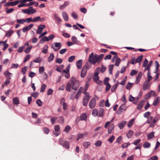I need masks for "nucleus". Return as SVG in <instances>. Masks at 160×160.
<instances>
[{"mask_svg": "<svg viewBox=\"0 0 160 160\" xmlns=\"http://www.w3.org/2000/svg\"><path fill=\"white\" fill-rule=\"evenodd\" d=\"M79 81L74 78H72L66 86V90L69 92L71 91V88L72 89L77 90L79 86Z\"/></svg>", "mask_w": 160, "mask_h": 160, "instance_id": "f257e3e1", "label": "nucleus"}, {"mask_svg": "<svg viewBox=\"0 0 160 160\" xmlns=\"http://www.w3.org/2000/svg\"><path fill=\"white\" fill-rule=\"evenodd\" d=\"M88 61L91 64L95 65L96 62L98 63V58L96 55L94 56L93 53L92 52L89 56Z\"/></svg>", "mask_w": 160, "mask_h": 160, "instance_id": "f03ea898", "label": "nucleus"}, {"mask_svg": "<svg viewBox=\"0 0 160 160\" xmlns=\"http://www.w3.org/2000/svg\"><path fill=\"white\" fill-rule=\"evenodd\" d=\"M22 12L25 14H28L29 15L35 13L36 12V10L35 9H33L32 7H30L27 9H23Z\"/></svg>", "mask_w": 160, "mask_h": 160, "instance_id": "7ed1b4c3", "label": "nucleus"}, {"mask_svg": "<svg viewBox=\"0 0 160 160\" xmlns=\"http://www.w3.org/2000/svg\"><path fill=\"white\" fill-rule=\"evenodd\" d=\"M83 93L85 94V95L83 97L82 104L83 106H86L89 99V93L85 92H83Z\"/></svg>", "mask_w": 160, "mask_h": 160, "instance_id": "20e7f679", "label": "nucleus"}, {"mask_svg": "<svg viewBox=\"0 0 160 160\" xmlns=\"http://www.w3.org/2000/svg\"><path fill=\"white\" fill-rule=\"evenodd\" d=\"M59 142L60 144L64 148L66 149H69V142L67 141L63 142L62 138H60Z\"/></svg>", "mask_w": 160, "mask_h": 160, "instance_id": "39448f33", "label": "nucleus"}, {"mask_svg": "<svg viewBox=\"0 0 160 160\" xmlns=\"http://www.w3.org/2000/svg\"><path fill=\"white\" fill-rule=\"evenodd\" d=\"M70 68V65H68L65 69L63 70L62 72V74H64L65 77L67 78H69L70 76L69 74Z\"/></svg>", "mask_w": 160, "mask_h": 160, "instance_id": "423d86ee", "label": "nucleus"}, {"mask_svg": "<svg viewBox=\"0 0 160 160\" xmlns=\"http://www.w3.org/2000/svg\"><path fill=\"white\" fill-rule=\"evenodd\" d=\"M60 129L59 125H54V130L52 132L53 134L56 136H58L60 134Z\"/></svg>", "mask_w": 160, "mask_h": 160, "instance_id": "0eeeda50", "label": "nucleus"}, {"mask_svg": "<svg viewBox=\"0 0 160 160\" xmlns=\"http://www.w3.org/2000/svg\"><path fill=\"white\" fill-rule=\"evenodd\" d=\"M88 67L87 65H85L82 68L81 72V77L83 78L85 76L87 71Z\"/></svg>", "mask_w": 160, "mask_h": 160, "instance_id": "6e6552de", "label": "nucleus"}, {"mask_svg": "<svg viewBox=\"0 0 160 160\" xmlns=\"http://www.w3.org/2000/svg\"><path fill=\"white\" fill-rule=\"evenodd\" d=\"M155 63L156 64V71L154 73H156L157 74L156 75V77L154 79V80L155 81L157 80L158 79L159 77V73H157V72L159 68V65L157 61H156Z\"/></svg>", "mask_w": 160, "mask_h": 160, "instance_id": "1a4fd4ad", "label": "nucleus"}, {"mask_svg": "<svg viewBox=\"0 0 160 160\" xmlns=\"http://www.w3.org/2000/svg\"><path fill=\"white\" fill-rule=\"evenodd\" d=\"M127 108L126 106L125 103H123L122 104L119 108V109L118 111L117 112V113L118 114H120L122 112V110H123L125 111L126 110Z\"/></svg>", "mask_w": 160, "mask_h": 160, "instance_id": "9d476101", "label": "nucleus"}, {"mask_svg": "<svg viewBox=\"0 0 160 160\" xmlns=\"http://www.w3.org/2000/svg\"><path fill=\"white\" fill-rule=\"evenodd\" d=\"M53 17L54 20L57 22L58 25L61 22L62 20L58 16V14L55 13L53 14Z\"/></svg>", "mask_w": 160, "mask_h": 160, "instance_id": "9b49d317", "label": "nucleus"}, {"mask_svg": "<svg viewBox=\"0 0 160 160\" xmlns=\"http://www.w3.org/2000/svg\"><path fill=\"white\" fill-rule=\"evenodd\" d=\"M98 72H95L94 75L93 80L98 84H100L101 82L99 81V77H98Z\"/></svg>", "mask_w": 160, "mask_h": 160, "instance_id": "f8f14e48", "label": "nucleus"}, {"mask_svg": "<svg viewBox=\"0 0 160 160\" xmlns=\"http://www.w3.org/2000/svg\"><path fill=\"white\" fill-rule=\"evenodd\" d=\"M96 99L94 98H93L90 101L89 103V106L90 108H93L96 105Z\"/></svg>", "mask_w": 160, "mask_h": 160, "instance_id": "ddd939ff", "label": "nucleus"}, {"mask_svg": "<svg viewBox=\"0 0 160 160\" xmlns=\"http://www.w3.org/2000/svg\"><path fill=\"white\" fill-rule=\"evenodd\" d=\"M45 26L44 25H40L38 27V29L37 31V33L38 34H41L43 30L45 28Z\"/></svg>", "mask_w": 160, "mask_h": 160, "instance_id": "4468645a", "label": "nucleus"}, {"mask_svg": "<svg viewBox=\"0 0 160 160\" xmlns=\"http://www.w3.org/2000/svg\"><path fill=\"white\" fill-rule=\"evenodd\" d=\"M142 72H139L136 78V80L135 82V83L136 84H138L139 82L142 77Z\"/></svg>", "mask_w": 160, "mask_h": 160, "instance_id": "2eb2a0df", "label": "nucleus"}, {"mask_svg": "<svg viewBox=\"0 0 160 160\" xmlns=\"http://www.w3.org/2000/svg\"><path fill=\"white\" fill-rule=\"evenodd\" d=\"M33 26V24H31L26 27H24L22 28V31L24 32H25L27 31L30 30Z\"/></svg>", "mask_w": 160, "mask_h": 160, "instance_id": "dca6fc26", "label": "nucleus"}, {"mask_svg": "<svg viewBox=\"0 0 160 160\" xmlns=\"http://www.w3.org/2000/svg\"><path fill=\"white\" fill-rule=\"evenodd\" d=\"M19 3L18 1H16L12 2H8L6 4L7 6H14L17 5Z\"/></svg>", "mask_w": 160, "mask_h": 160, "instance_id": "f3484780", "label": "nucleus"}, {"mask_svg": "<svg viewBox=\"0 0 160 160\" xmlns=\"http://www.w3.org/2000/svg\"><path fill=\"white\" fill-rule=\"evenodd\" d=\"M114 128L113 124H111L109 126L108 129V132L109 134H111Z\"/></svg>", "mask_w": 160, "mask_h": 160, "instance_id": "a211bd4d", "label": "nucleus"}, {"mask_svg": "<svg viewBox=\"0 0 160 160\" xmlns=\"http://www.w3.org/2000/svg\"><path fill=\"white\" fill-rule=\"evenodd\" d=\"M69 4V2L68 1H66L64 2L63 5H61L59 7V9L61 10L65 8L68 6Z\"/></svg>", "mask_w": 160, "mask_h": 160, "instance_id": "6ab92c4d", "label": "nucleus"}, {"mask_svg": "<svg viewBox=\"0 0 160 160\" xmlns=\"http://www.w3.org/2000/svg\"><path fill=\"white\" fill-rule=\"evenodd\" d=\"M115 58L116 59L115 64V65H116L117 66H118L119 65L120 63L121 62V59L119 58H117V56H115L113 57V58L112 59V61L113 62L114 60V59Z\"/></svg>", "mask_w": 160, "mask_h": 160, "instance_id": "aec40b11", "label": "nucleus"}, {"mask_svg": "<svg viewBox=\"0 0 160 160\" xmlns=\"http://www.w3.org/2000/svg\"><path fill=\"white\" fill-rule=\"evenodd\" d=\"M106 68L104 67V66L102 65H101V68L100 67L98 68L96 70L97 72H98L100 69H101V71L102 73H103L106 70Z\"/></svg>", "mask_w": 160, "mask_h": 160, "instance_id": "412c9836", "label": "nucleus"}, {"mask_svg": "<svg viewBox=\"0 0 160 160\" xmlns=\"http://www.w3.org/2000/svg\"><path fill=\"white\" fill-rule=\"evenodd\" d=\"M62 17L65 21H67L68 19V17L67 14L65 12H62Z\"/></svg>", "mask_w": 160, "mask_h": 160, "instance_id": "4be33fe9", "label": "nucleus"}, {"mask_svg": "<svg viewBox=\"0 0 160 160\" xmlns=\"http://www.w3.org/2000/svg\"><path fill=\"white\" fill-rule=\"evenodd\" d=\"M82 60H80L76 62L77 67L78 69H81L82 67Z\"/></svg>", "mask_w": 160, "mask_h": 160, "instance_id": "5701e85b", "label": "nucleus"}, {"mask_svg": "<svg viewBox=\"0 0 160 160\" xmlns=\"http://www.w3.org/2000/svg\"><path fill=\"white\" fill-rule=\"evenodd\" d=\"M158 119L157 118H154L152 120V121L150 124L149 127L150 128L153 127L155 126V124L157 122Z\"/></svg>", "mask_w": 160, "mask_h": 160, "instance_id": "b1692460", "label": "nucleus"}, {"mask_svg": "<svg viewBox=\"0 0 160 160\" xmlns=\"http://www.w3.org/2000/svg\"><path fill=\"white\" fill-rule=\"evenodd\" d=\"M127 122L126 121H122L118 125V127L120 129H122L125 125Z\"/></svg>", "mask_w": 160, "mask_h": 160, "instance_id": "393cba45", "label": "nucleus"}, {"mask_svg": "<svg viewBox=\"0 0 160 160\" xmlns=\"http://www.w3.org/2000/svg\"><path fill=\"white\" fill-rule=\"evenodd\" d=\"M149 86L148 82L147 81H145L143 83V89L144 90H147Z\"/></svg>", "mask_w": 160, "mask_h": 160, "instance_id": "a878e982", "label": "nucleus"}, {"mask_svg": "<svg viewBox=\"0 0 160 160\" xmlns=\"http://www.w3.org/2000/svg\"><path fill=\"white\" fill-rule=\"evenodd\" d=\"M152 64V61H150L149 64L148 65L147 67L146 68L144 69V71H146V70H148V72H150V67Z\"/></svg>", "mask_w": 160, "mask_h": 160, "instance_id": "bb28decb", "label": "nucleus"}, {"mask_svg": "<svg viewBox=\"0 0 160 160\" xmlns=\"http://www.w3.org/2000/svg\"><path fill=\"white\" fill-rule=\"evenodd\" d=\"M4 74L6 77L8 78L9 79H11V76L12 74V73L9 72L8 71H7L5 72H4Z\"/></svg>", "mask_w": 160, "mask_h": 160, "instance_id": "cd10ccee", "label": "nucleus"}, {"mask_svg": "<svg viewBox=\"0 0 160 160\" xmlns=\"http://www.w3.org/2000/svg\"><path fill=\"white\" fill-rule=\"evenodd\" d=\"M160 99V98L159 97H158L154 100L153 103V105L154 106H156L158 104Z\"/></svg>", "mask_w": 160, "mask_h": 160, "instance_id": "c85d7f7f", "label": "nucleus"}, {"mask_svg": "<svg viewBox=\"0 0 160 160\" xmlns=\"http://www.w3.org/2000/svg\"><path fill=\"white\" fill-rule=\"evenodd\" d=\"M54 56L53 54V53H51L50 54V55L48 58V61L49 62H51L54 59Z\"/></svg>", "mask_w": 160, "mask_h": 160, "instance_id": "c756f323", "label": "nucleus"}, {"mask_svg": "<svg viewBox=\"0 0 160 160\" xmlns=\"http://www.w3.org/2000/svg\"><path fill=\"white\" fill-rule=\"evenodd\" d=\"M87 118V115L85 113H82L80 115V120H86Z\"/></svg>", "mask_w": 160, "mask_h": 160, "instance_id": "7c9ffc66", "label": "nucleus"}, {"mask_svg": "<svg viewBox=\"0 0 160 160\" xmlns=\"http://www.w3.org/2000/svg\"><path fill=\"white\" fill-rule=\"evenodd\" d=\"M98 113V116L100 117H102L103 116L104 110L102 108H101L99 110Z\"/></svg>", "mask_w": 160, "mask_h": 160, "instance_id": "2f4dec72", "label": "nucleus"}, {"mask_svg": "<svg viewBox=\"0 0 160 160\" xmlns=\"http://www.w3.org/2000/svg\"><path fill=\"white\" fill-rule=\"evenodd\" d=\"M7 42V41H1L0 42V44L1 43H4V47L3 48V50L4 51L5 50L6 48L8 47V44L6 43V42Z\"/></svg>", "mask_w": 160, "mask_h": 160, "instance_id": "473e14b6", "label": "nucleus"}, {"mask_svg": "<svg viewBox=\"0 0 160 160\" xmlns=\"http://www.w3.org/2000/svg\"><path fill=\"white\" fill-rule=\"evenodd\" d=\"M55 37L53 34H51L49 35L48 37L45 36V38H46V41H48L49 40L52 39Z\"/></svg>", "mask_w": 160, "mask_h": 160, "instance_id": "72a5a7b5", "label": "nucleus"}, {"mask_svg": "<svg viewBox=\"0 0 160 160\" xmlns=\"http://www.w3.org/2000/svg\"><path fill=\"white\" fill-rule=\"evenodd\" d=\"M114 118H112L110 121L107 122H106L105 123V125H104V127L105 128H107L108 126L114 120Z\"/></svg>", "mask_w": 160, "mask_h": 160, "instance_id": "f704fd0d", "label": "nucleus"}, {"mask_svg": "<svg viewBox=\"0 0 160 160\" xmlns=\"http://www.w3.org/2000/svg\"><path fill=\"white\" fill-rule=\"evenodd\" d=\"M13 102L14 104L18 105L19 104V101L18 98L16 97L13 99Z\"/></svg>", "mask_w": 160, "mask_h": 160, "instance_id": "c9c22d12", "label": "nucleus"}, {"mask_svg": "<svg viewBox=\"0 0 160 160\" xmlns=\"http://www.w3.org/2000/svg\"><path fill=\"white\" fill-rule=\"evenodd\" d=\"M143 102L142 101L138 104L137 109L138 110H140L141 108H142L143 106Z\"/></svg>", "mask_w": 160, "mask_h": 160, "instance_id": "e433bc0d", "label": "nucleus"}, {"mask_svg": "<svg viewBox=\"0 0 160 160\" xmlns=\"http://www.w3.org/2000/svg\"><path fill=\"white\" fill-rule=\"evenodd\" d=\"M150 146V143L148 142H145L143 144V147L145 148H149Z\"/></svg>", "mask_w": 160, "mask_h": 160, "instance_id": "4c0bfd02", "label": "nucleus"}, {"mask_svg": "<svg viewBox=\"0 0 160 160\" xmlns=\"http://www.w3.org/2000/svg\"><path fill=\"white\" fill-rule=\"evenodd\" d=\"M135 119L134 118L132 119L130 121L127 125L128 127L129 128L131 127Z\"/></svg>", "mask_w": 160, "mask_h": 160, "instance_id": "58836bf2", "label": "nucleus"}, {"mask_svg": "<svg viewBox=\"0 0 160 160\" xmlns=\"http://www.w3.org/2000/svg\"><path fill=\"white\" fill-rule=\"evenodd\" d=\"M87 135L86 132L83 133H81L78 134V138L77 139V140L78 141L80 139L82 138L84 136Z\"/></svg>", "mask_w": 160, "mask_h": 160, "instance_id": "ea45409f", "label": "nucleus"}, {"mask_svg": "<svg viewBox=\"0 0 160 160\" xmlns=\"http://www.w3.org/2000/svg\"><path fill=\"white\" fill-rule=\"evenodd\" d=\"M133 132L132 130H130L127 134L126 135L128 138H130L133 135Z\"/></svg>", "mask_w": 160, "mask_h": 160, "instance_id": "a19ab883", "label": "nucleus"}, {"mask_svg": "<svg viewBox=\"0 0 160 160\" xmlns=\"http://www.w3.org/2000/svg\"><path fill=\"white\" fill-rule=\"evenodd\" d=\"M48 48V47L47 45H45L43 49V50L42 51V52L44 54H46L47 53Z\"/></svg>", "mask_w": 160, "mask_h": 160, "instance_id": "79ce46f5", "label": "nucleus"}, {"mask_svg": "<svg viewBox=\"0 0 160 160\" xmlns=\"http://www.w3.org/2000/svg\"><path fill=\"white\" fill-rule=\"evenodd\" d=\"M98 112L97 109H94L92 110V114L94 117H96L98 116Z\"/></svg>", "mask_w": 160, "mask_h": 160, "instance_id": "37998d69", "label": "nucleus"}, {"mask_svg": "<svg viewBox=\"0 0 160 160\" xmlns=\"http://www.w3.org/2000/svg\"><path fill=\"white\" fill-rule=\"evenodd\" d=\"M46 85L44 84H43L41 88L40 91L41 92H44L46 89Z\"/></svg>", "mask_w": 160, "mask_h": 160, "instance_id": "c03bdc74", "label": "nucleus"}, {"mask_svg": "<svg viewBox=\"0 0 160 160\" xmlns=\"http://www.w3.org/2000/svg\"><path fill=\"white\" fill-rule=\"evenodd\" d=\"M17 22L19 24H23L25 22V20L24 19H18L16 20Z\"/></svg>", "mask_w": 160, "mask_h": 160, "instance_id": "a18cd8bd", "label": "nucleus"}, {"mask_svg": "<svg viewBox=\"0 0 160 160\" xmlns=\"http://www.w3.org/2000/svg\"><path fill=\"white\" fill-rule=\"evenodd\" d=\"M13 30L8 31L6 34V36L7 37H9L13 34Z\"/></svg>", "mask_w": 160, "mask_h": 160, "instance_id": "49530a36", "label": "nucleus"}, {"mask_svg": "<svg viewBox=\"0 0 160 160\" xmlns=\"http://www.w3.org/2000/svg\"><path fill=\"white\" fill-rule=\"evenodd\" d=\"M71 128L70 126L68 125L67 126L65 127L64 131L66 133H68Z\"/></svg>", "mask_w": 160, "mask_h": 160, "instance_id": "de8ad7c7", "label": "nucleus"}, {"mask_svg": "<svg viewBox=\"0 0 160 160\" xmlns=\"http://www.w3.org/2000/svg\"><path fill=\"white\" fill-rule=\"evenodd\" d=\"M147 77H148V80L147 81L149 82L152 79V77L150 75V72H148Z\"/></svg>", "mask_w": 160, "mask_h": 160, "instance_id": "09e8293b", "label": "nucleus"}, {"mask_svg": "<svg viewBox=\"0 0 160 160\" xmlns=\"http://www.w3.org/2000/svg\"><path fill=\"white\" fill-rule=\"evenodd\" d=\"M150 114L151 112L149 111H148L146 112L144 114L143 116L144 118L148 119L149 118V117L150 116Z\"/></svg>", "mask_w": 160, "mask_h": 160, "instance_id": "8fccbe9b", "label": "nucleus"}, {"mask_svg": "<svg viewBox=\"0 0 160 160\" xmlns=\"http://www.w3.org/2000/svg\"><path fill=\"white\" fill-rule=\"evenodd\" d=\"M154 132H152L148 134V135L147 138L148 139H150L153 138L154 137Z\"/></svg>", "mask_w": 160, "mask_h": 160, "instance_id": "3c124183", "label": "nucleus"}, {"mask_svg": "<svg viewBox=\"0 0 160 160\" xmlns=\"http://www.w3.org/2000/svg\"><path fill=\"white\" fill-rule=\"evenodd\" d=\"M90 144L91 143L90 142H85L83 143V146L84 148H87Z\"/></svg>", "mask_w": 160, "mask_h": 160, "instance_id": "603ef678", "label": "nucleus"}, {"mask_svg": "<svg viewBox=\"0 0 160 160\" xmlns=\"http://www.w3.org/2000/svg\"><path fill=\"white\" fill-rule=\"evenodd\" d=\"M71 16L74 19H77L78 18V15L75 12H72Z\"/></svg>", "mask_w": 160, "mask_h": 160, "instance_id": "864d4df0", "label": "nucleus"}, {"mask_svg": "<svg viewBox=\"0 0 160 160\" xmlns=\"http://www.w3.org/2000/svg\"><path fill=\"white\" fill-rule=\"evenodd\" d=\"M54 44H55V46L57 48H58V49H59L61 48V43L55 42Z\"/></svg>", "mask_w": 160, "mask_h": 160, "instance_id": "5fc2aeb1", "label": "nucleus"}, {"mask_svg": "<svg viewBox=\"0 0 160 160\" xmlns=\"http://www.w3.org/2000/svg\"><path fill=\"white\" fill-rule=\"evenodd\" d=\"M118 84L116 83L113 85L111 88V91L112 92H114L117 88Z\"/></svg>", "mask_w": 160, "mask_h": 160, "instance_id": "6e6d98bb", "label": "nucleus"}, {"mask_svg": "<svg viewBox=\"0 0 160 160\" xmlns=\"http://www.w3.org/2000/svg\"><path fill=\"white\" fill-rule=\"evenodd\" d=\"M96 56H97L98 58V63H99L101 62V59L103 58L104 56L103 54H101L100 55H96Z\"/></svg>", "mask_w": 160, "mask_h": 160, "instance_id": "4d7b16f0", "label": "nucleus"}, {"mask_svg": "<svg viewBox=\"0 0 160 160\" xmlns=\"http://www.w3.org/2000/svg\"><path fill=\"white\" fill-rule=\"evenodd\" d=\"M63 67L64 66L63 65H61L58 67L56 69V70L57 71L60 72H61L62 69L63 68Z\"/></svg>", "mask_w": 160, "mask_h": 160, "instance_id": "13d9d810", "label": "nucleus"}, {"mask_svg": "<svg viewBox=\"0 0 160 160\" xmlns=\"http://www.w3.org/2000/svg\"><path fill=\"white\" fill-rule=\"evenodd\" d=\"M115 138V136L113 135L110 138H108V141L110 143H112Z\"/></svg>", "mask_w": 160, "mask_h": 160, "instance_id": "bf43d9fd", "label": "nucleus"}, {"mask_svg": "<svg viewBox=\"0 0 160 160\" xmlns=\"http://www.w3.org/2000/svg\"><path fill=\"white\" fill-rule=\"evenodd\" d=\"M44 71V68L43 66L40 67L39 68V73L41 74Z\"/></svg>", "mask_w": 160, "mask_h": 160, "instance_id": "052dcab7", "label": "nucleus"}, {"mask_svg": "<svg viewBox=\"0 0 160 160\" xmlns=\"http://www.w3.org/2000/svg\"><path fill=\"white\" fill-rule=\"evenodd\" d=\"M75 59V56H72L69 58L68 61L69 62H72L74 61Z\"/></svg>", "mask_w": 160, "mask_h": 160, "instance_id": "680f3d73", "label": "nucleus"}, {"mask_svg": "<svg viewBox=\"0 0 160 160\" xmlns=\"http://www.w3.org/2000/svg\"><path fill=\"white\" fill-rule=\"evenodd\" d=\"M42 60V58L39 57L33 60V62L36 63H39Z\"/></svg>", "mask_w": 160, "mask_h": 160, "instance_id": "e2e57ef3", "label": "nucleus"}, {"mask_svg": "<svg viewBox=\"0 0 160 160\" xmlns=\"http://www.w3.org/2000/svg\"><path fill=\"white\" fill-rule=\"evenodd\" d=\"M129 145L130 143L129 142L125 143L122 145L121 147L122 148H127Z\"/></svg>", "mask_w": 160, "mask_h": 160, "instance_id": "0e129e2a", "label": "nucleus"}, {"mask_svg": "<svg viewBox=\"0 0 160 160\" xmlns=\"http://www.w3.org/2000/svg\"><path fill=\"white\" fill-rule=\"evenodd\" d=\"M57 118L56 117H52L51 119V121L52 122V124H53L55 123V122L57 119Z\"/></svg>", "mask_w": 160, "mask_h": 160, "instance_id": "69168bd1", "label": "nucleus"}, {"mask_svg": "<svg viewBox=\"0 0 160 160\" xmlns=\"http://www.w3.org/2000/svg\"><path fill=\"white\" fill-rule=\"evenodd\" d=\"M133 83L128 82L126 88L128 90H129L132 86Z\"/></svg>", "mask_w": 160, "mask_h": 160, "instance_id": "338daca9", "label": "nucleus"}, {"mask_svg": "<svg viewBox=\"0 0 160 160\" xmlns=\"http://www.w3.org/2000/svg\"><path fill=\"white\" fill-rule=\"evenodd\" d=\"M138 72V71L137 70H132L130 73V75L132 76H134Z\"/></svg>", "mask_w": 160, "mask_h": 160, "instance_id": "774afa93", "label": "nucleus"}]
</instances>
